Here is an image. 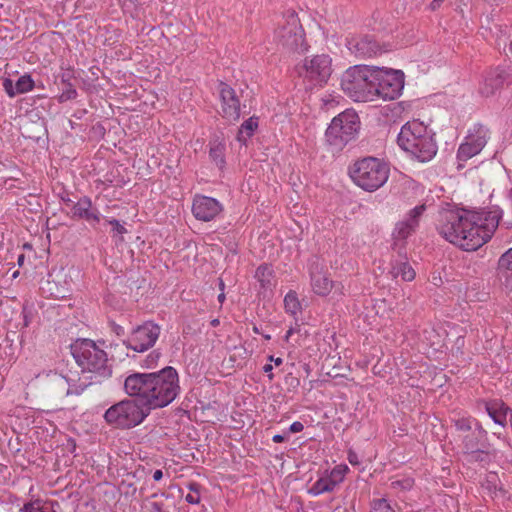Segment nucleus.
<instances>
[{"label":"nucleus","mask_w":512,"mask_h":512,"mask_svg":"<svg viewBox=\"0 0 512 512\" xmlns=\"http://www.w3.org/2000/svg\"><path fill=\"white\" fill-rule=\"evenodd\" d=\"M501 213L443 209L438 214L437 231L464 251H475L488 242L499 225Z\"/></svg>","instance_id":"nucleus-1"},{"label":"nucleus","mask_w":512,"mask_h":512,"mask_svg":"<svg viewBox=\"0 0 512 512\" xmlns=\"http://www.w3.org/2000/svg\"><path fill=\"white\" fill-rule=\"evenodd\" d=\"M124 390L130 397H137L151 412L175 400L180 392L179 376L171 366L156 372L132 373L124 381Z\"/></svg>","instance_id":"nucleus-2"},{"label":"nucleus","mask_w":512,"mask_h":512,"mask_svg":"<svg viewBox=\"0 0 512 512\" xmlns=\"http://www.w3.org/2000/svg\"><path fill=\"white\" fill-rule=\"evenodd\" d=\"M71 353L76 363L81 367L82 374H90L89 380L102 382L112 374L111 365L108 364L107 353L100 349L90 339L77 340L71 345Z\"/></svg>","instance_id":"nucleus-3"},{"label":"nucleus","mask_w":512,"mask_h":512,"mask_svg":"<svg viewBox=\"0 0 512 512\" xmlns=\"http://www.w3.org/2000/svg\"><path fill=\"white\" fill-rule=\"evenodd\" d=\"M389 166L376 157H364L349 169L353 182L365 191L373 192L382 187L389 177Z\"/></svg>","instance_id":"nucleus-4"},{"label":"nucleus","mask_w":512,"mask_h":512,"mask_svg":"<svg viewBox=\"0 0 512 512\" xmlns=\"http://www.w3.org/2000/svg\"><path fill=\"white\" fill-rule=\"evenodd\" d=\"M149 414V409L137 397H131L109 407L103 417L109 426L128 430L140 425Z\"/></svg>","instance_id":"nucleus-5"},{"label":"nucleus","mask_w":512,"mask_h":512,"mask_svg":"<svg viewBox=\"0 0 512 512\" xmlns=\"http://www.w3.org/2000/svg\"><path fill=\"white\" fill-rule=\"evenodd\" d=\"M373 66L355 65L341 77L342 90L357 102L371 101Z\"/></svg>","instance_id":"nucleus-6"},{"label":"nucleus","mask_w":512,"mask_h":512,"mask_svg":"<svg viewBox=\"0 0 512 512\" xmlns=\"http://www.w3.org/2000/svg\"><path fill=\"white\" fill-rule=\"evenodd\" d=\"M360 129V119L354 110L347 109L333 118L326 130L328 144L335 150H342L348 142L355 139Z\"/></svg>","instance_id":"nucleus-7"},{"label":"nucleus","mask_w":512,"mask_h":512,"mask_svg":"<svg viewBox=\"0 0 512 512\" xmlns=\"http://www.w3.org/2000/svg\"><path fill=\"white\" fill-rule=\"evenodd\" d=\"M371 101L374 97L394 100L400 96L404 88V73L401 70L382 69L373 66Z\"/></svg>","instance_id":"nucleus-8"},{"label":"nucleus","mask_w":512,"mask_h":512,"mask_svg":"<svg viewBox=\"0 0 512 512\" xmlns=\"http://www.w3.org/2000/svg\"><path fill=\"white\" fill-rule=\"evenodd\" d=\"M275 38L279 45L288 51L303 53L307 50L304 30L295 12L289 11L279 23L275 31Z\"/></svg>","instance_id":"nucleus-9"},{"label":"nucleus","mask_w":512,"mask_h":512,"mask_svg":"<svg viewBox=\"0 0 512 512\" xmlns=\"http://www.w3.org/2000/svg\"><path fill=\"white\" fill-rule=\"evenodd\" d=\"M160 332L161 328L158 324L146 321L131 331L128 338L123 341V345L136 352H144L154 346Z\"/></svg>","instance_id":"nucleus-10"},{"label":"nucleus","mask_w":512,"mask_h":512,"mask_svg":"<svg viewBox=\"0 0 512 512\" xmlns=\"http://www.w3.org/2000/svg\"><path fill=\"white\" fill-rule=\"evenodd\" d=\"M303 71H299L300 75L308 78L315 84L326 83L331 75V58L328 55H316L310 60H305Z\"/></svg>","instance_id":"nucleus-11"},{"label":"nucleus","mask_w":512,"mask_h":512,"mask_svg":"<svg viewBox=\"0 0 512 512\" xmlns=\"http://www.w3.org/2000/svg\"><path fill=\"white\" fill-rule=\"evenodd\" d=\"M487 137L488 129L481 124L475 125L466 136L465 142L460 145L457 158L460 161H466L480 153L487 143Z\"/></svg>","instance_id":"nucleus-12"},{"label":"nucleus","mask_w":512,"mask_h":512,"mask_svg":"<svg viewBox=\"0 0 512 512\" xmlns=\"http://www.w3.org/2000/svg\"><path fill=\"white\" fill-rule=\"evenodd\" d=\"M218 92L221 101V116L230 122H236L241 116V103L235 89L220 81Z\"/></svg>","instance_id":"nucleus-13"},{"label":"nucleus","mask_w":512,"mask_h":512,"mask_svg":"<svg viewBox=\"0 0 512 512\" xmlns=\"http://www.w3.org/2000/svg\"><path fill=\"white\" fill-rule=\"evenodd\" d=\"M431 135V131L422 122L413 120L402 126L397 137V143L406 152L409 149H414L416 143L424 140V136Z\"/></svg>","instance_id":"nucleus-14"},{"label":"nucleus","mask_w":512,"mask_h":512,"mask_svg":"<svg viewBox=\"0 0 512 512\" xmlns=\"http://www.w3.org/2000/svg\"><path fill=\"white\" fill-rule=\"evenodd\" d=\"M512 83V68L511 67H497L491 70L487 77L485 78V82L480 88V92L482 95L489 97L493 95L498 89L502 88L504 85H509Z\"/></svg>","instance_id":"nucleus-15"},{"label":"nucleus","mask_w":512,"mask_h":512,"mask_svg":"<svg viewBox=\"0 0 512 512\" xmlns=\"http://www.w3.org/2000/svg\"><path fill=\"white\" fill-rule=\"evenodd\" d=\"M222 211V205L214 198L208 196H195L192 204V213L196 219L209 222Z\"/></svg>","instance_id":"nucleus-16"},{"label":"nucleus","mask_w":512,"mask_h":512,"mask_svg":"<svg viewBox=\"0 0 512 512\" xmlns=\"http://www.w3.org/2000/svg\"><path fill=\"white\" fill-rule=\"evenodd\" d=\"M347 47L351 53L360 58L376 56L383 51L382 46L370 35L350 39Z\"/></svg>","instance_id":"nucleus-17"},{"label":"nucleus","mask_w":512,"mask_h":512,"mask_svg":"<svg viewBox=\"0 0 512 512\" xmlns=\"http://www.w3.org/2000/svg\"><path fill=\"white\" fill-rule=\"evenodd\" d=\"M438 147L434 134L431 136H424V140L416 143L414 149H409L406 152L411 155L412 158L419 162L425 163L432 160L437 154Z\"/></svg>","instance_id":"nucleus-18"},{"label":"nucleus","mask_w":512,"mask_h":512,"mask_svg":"<svg viewBox=\"0 0 512 512\" xmlns=\"http://www.w3.org/2000/svg\"><path fill=\"white\" fill-rule=\"evenodd\" d=\"M72 217L75 219H83L89 223L98 224L100 222V213L93 208L92 201L89 197H81L72 207Z\"/></svg>","instance_id":"nucleus-19"},{"label":"nucleus","mask_w":512,"mask_h":512,"mask_svg":"<svg viewBox=\"0 0 512 512\" xmlns=\"http://www.w3.org/2000/svg\"><path fill=\"white\" fill-rule=\"evenodd\" d=\"M311 287L315 294L319 296L328 295L334 288L342 294L341 284H335L327 275L322 271H311Z\"/></svg>","instance_id":"nucleus-20"},{"label":"nucleus","mask_w":512,"mask_h":512,"mask_svg":"<svg viewBox=\"0 0 512 512\" xmlns=\"http://www.w3.org/2000/svg\"><path fill=\"white\" fill-rule=\"evenodd\" d=\"M497 275L505 289L512 291V248L500 256Z\"/></svg>","instance_id":"nucleus-21"},{"label":"nucleus","mask_w":512,"mask_h":512,"mask_svg":"<svg viewBox=\"0 0 512 512\" xmlns=\"http://www.w3.org/2000/svg\"><path fill=\"white\" fill-rule=\"evenodd\" d=\"M93 380H89V376L83 375L79 378V382L76 384H69L68 379L63 376H58L56 378V385L59 387L64 388L66 385H68V388L65 392L66 396L69 395H80L88 386L95 384Z\"/></svg>","instance_id":"nucleus-22"},{"label":"nucleus","mask_w":512,"mask_h":512,"mask_svg":"<svg viewBox=\"0 0 512 512\" xmlns=\"http://www.w3.org/2000/svg\"><path fill=\"white\" fill-rule=\"evenodd\" d=\"M487 432L482 428H478L472 431L470 434L463 438V450L464 454L473 452V450L481 448L483 445H487L486 442Z\"/></svg>","instance_id":"nucleus-23"},{"label":"nucleus","mask_w":512,"mask_h":512,"mask_svg":"<svg viewBox=\"0 0 512 512\" xmlns=\"http://www.w3.org/2000/svg\"><path fill=\"white\" fill-rule=\"evenodd\" d=\"M486 410L489 416L494 420L495 423L504 426L506 423V416L512 410L506 406L502 401H493L486 405Z\"/></svg>","instance_id":"nucleus-24"},{"label":"nucleus","mask_w":512,"mask_h":512,"mask_svg":"<svg viewBox=\"0 0 512 512\" xmlns=\"http://www.w3.org/2000/svg\"><path fill=\"white\" fill-rule=\"evenodd\" d=\"M255 278L260 283L263 290L271 289L273 279V269L269 264H261L255 272Z\"/></svg>","instance_id":"nucleus-25"},{"label":"nucleus","mask_w":512,"mask_h":512,"mask_svg":"<svg viewBox=\"0 0 512 512\" xmlns=\"http://www.w3.org/2000/svg\"><path fill=\"white\" fill-rule=\"evenodd\" d=\"M258 127V118L250 117L246 121H244L239 129L237 139L239 141H246L247 138H250L254 131Z\"/></svg>","instance_id":"nucleus-26"},{"label":"nucleus","mask_w":512,"mask_h":512,"mask_svg":"<svg viewBox=\"0 0 512 512\" xmlns=\"http://www.w3.org/2000/svg\"><path fill=\"white\" fill-rule=\"evenodd\" d=\"M393 277H401L404 281H412L415 278V271L407 262H400L391 271Z\"/></svg>","instance_id":"nucleus-27"},{"label":"nucleus","mask_w":512,"mask_h":512,"mask_svg":"<svg viewBox=\"0 0 512 512\" xmlns=\"http://www.w3.org/2000/svg\"><path fill=\"white\" fill-rule=\"evenodd\" d=\"M468 462L487 463L490 460L489 444L465 454Z\"/></svg>","instance_id":"nucleus-28"},{"label":"nucleus","mask_w":512,"mask_h":512,"mask_svg":"<svg viewBox=\"0 0 512 512\" xmlns=\"http://www.w3.org/2000/svg\"><path fill=\"white\" fill-rule=\"evenodd\" d=\"M335 487V482H332L328 476L322 477L313 484L310 493L319 495L325 492H332Z\"/></svg>","instance_id":"nucleus-29"},{"label":"nucleus","mask_w":512,"mask_h":512,"mask_svg":"<svg viewBox=\"0 0 512 512\" xmlns=\"http://www.w3.org/2000/svg\"><path fill=\"white\" fill-rule=\"evenodd\" d=\"M209 156L220 169L225 166V146L223 144L218 143L212 146L209 151Z\"/></svg>","instance_id":"nucleus-30"},{"label":"nucleus","mask_w":512,"mask_h":512,"mask_svg":"<svg viewBox=\"0 0 512 512\" xmlns=\"http://www.w3.org/2000/svg\"><path fill=\"white\" fill-rule=\"evenodd\" d=\"M284 305L286 312L296 315L300 309V302L298 300L297 294L294 291H290L284 298Z\"/></svg>","instance_id":"nucleus-31"},{"label":"nucleus","mask_w":512,"mask_h":512,"mask_svg":"<svg viewBox=\"0 0 512 512\" xmlns=\"http://www.w3.org/2000/svg\"><path fill=\"white\" fill-rule=\"evenodd\" d=\"M425 210V204L418 205L410 210V212L408 213V217L403 221L407 223L409 226H412V229L416 230V228L419 225V218L422 216Z\"/></svg>","instance_id":"nucleus-32"},{"label":"nucleus","mask_w":512,"mask_h":512,"mask_svg":"<svg viewBox=\"0 0 512 512\" xmlns=\"http://www.w3.org/2000/svg\"><path fill=\"white\" fill-rule=\"evenodd\" d=\"M425 210V204L418 205L410 210V212L408 213V217L403 221L407 223L409 226H412V229L416 230V228L419 225V218L422 216Z\"/></svg>","instance_id":"nucleus-33"},{"label":"nucleus","mask_w":512,"mask_h":512,"mask_svg":"<svg viewBox=\"0 0 512 512\" xmlns=\"http://www.w3.org/2000/svg\"><path fill=\"white\" fill-rule=\"evenodd\" d=\"M34 87V81L30 75L25 74L18 78L15 83V89L17 94H23L31 91Z\"/></svg>","instance_id":"nucleus-34"},{"label":"nucleus","mask_w":512,"mask_h":512,"mask_svg":"<svg viewBox=\"0 0 512 512\" xmlns=\"http://www.w3.org/2000/svg\"><path fill=\"white\" fill-rule=\"evenodd\" d=\"M412 226H409L404 221H401L397 223L396 228L393 232V236L397 240H405L407 239L413 232H415L414 229L411 228Z\"/></svg>","instance_id":"nucleus-35"},{"label":"nucleus","mask_w":512,"mask_h":512,"mask_svg":"<svg viewBox=\"0 0 512 512\" xmlns=\"http://www.w3.org/2000/svg\"><path fill=\"white\" fill-rule=\"evenodd\" d=\"M371 512H396L385 498L374 499L371 502Z\"/></svg>","instance_id":"nucleus-36"},{"label":"nucleus","mask_w":512,"mask_h":512,"mask_svg":"<svg viewBox=\"0 0 512 512\" xmlns=\"http://www.w3.org/2000/svg\"><path fill=\"white\" fill-rule=\"evenodd\" d=\"M190 493L185 496V500L189 504H198L200 502V485L192 482L188 484Z\"/></svg>","instance_id":"nucleus-37"},{"label":"nucleus","mask_w":512,"mask_h":512,"mask_svg":"<svg viewBox=\"0 0 512 512\" xmlns=\"http://www.w3.org/2000/svg\"><path fill=\"white\" fill-rule=\"evenodd\" d=\"M161 357V353L157 350L152 351L141 363V367L146 369H153L156 367L159 359Z\"/></svg>","instance_id":"nucleus-38"},{"label":"nucleus","mask_w":512,"mask_h":512,"mask_svg":"<svg viewBox=\"0 0 512 512\" xmlns=\"http://www.w3.org/2000/svg\"><path fill=\"white\" fill-rule=\"evenodd\" d=\"M347 470V466H336L335 468L332 469L328 477L331 479L332 482H335V485L337 486L344 480L345 472Z\"/></svg>","instance_id":"nucleus-39"},{"label":"nucleus","mask_w":512,"mask_h":512,"mask_svg":"<svg viewBox=\"0 0 512 512\" xmlns=\"http://www.w3.org/2000/svg\"><path fill=\"white\" fill-rule=\"evenodd\" d=\"M120 491L125 496H135L137 487L133 482H129L127 479H123L119 485Z\"/></svg>","instance_id":"nucleus-40"},{"label":"nucleus","mask_w":512,"mask_h":512,"mask_svg":"<svg viewBox=\"0 0 512 512\" xmlns=\"http://www.w3.org/2000/svg\"><path fill=\"white\" fill-rule=\"evenodd\" d=\"M77 97V90L73 87L72 84L67 83L66 88L63 90L59 97L60 102L68 101L75 99Z\"/></svg>","instance_id":"nucleus-41"},{"label":"nucleus","mask_w":512,"mask_h":512,"mask_svg":"<svg viewBox=\"0 0 512 512\" xmlns=\"http://www.w3.org/2000/svg\"><path fill=\"white\" fill-rule=\"evenodd\" d=\"M391 486L393 489L409 490L413 486V480L410 478L395 480L392 481Z\"/></svg>","instance_id":"nucleus-42"},{"label":"nucleus","mask_w":512,"mask_h":512,"mask_svg":"<svg viewBox=\"0 0 512 512\" xmlns=\"http://www.w3.org/2000/svg\"><path fill=\"white\" fill-rule=\"evenodd\" d=\"M472 420L469 418H460L454 421V425L459 431H470Z\"/></svg>","instance_id":"nucleus-43"},{"label":"nucleus","mask_w":512,"mask_h":512,"mask_svg":"<svg viewBox=\"0 0 512 512\" xmlns=\"http://www.w3.org/2000/svg\"><path fill=\"white\" fill-rule=\"evenodd\" d=\"M3 88L9 97L13 98L17 95L15 83L10 78H5L3 80Z\"/></svg>","instance_id":"nucleus-44"},{"label":"nucleus","mask_w":512,"mask_h":512,"mask_svg":"<svg viewBox=\"0 0 512 512\" xmlns=\"http://www.w3.org/2000/svg\"><path fill=\"white\" fill-rule=\"evenodd\" d=\"M108 223L112 226V231L115 234L122 235L127 233V229L122 224H120V222L117 219H112L108 221Z\"/></svg>","instance_id":"nucleus-45"},{"label":"nucleus","mask_w":512,"mask_h":512,"mask_svg":"<svg viewBox=\"0 0 512 512\" xmlns=\"http://www.w3.org/2000/svg\"><path fill=\"white\" fill-rule=\"evenodd\" d=\"M22 314H23V325H24V327H28L33 318L32 311L30 309H28L26 305H24L23 309H22Z\"/></svg>","instance_id":"nucleus-46"},{"label":"nucleus","mask_w":512,"mask_h":512,"mask_svg":"<svg viewBox=\"0 0 512 512\" xmlns=\"http://www.w3.org/2000/svg\"><path fill=\"white\" fill-rule=\"evenodd\" d=\"M303 429H304V425L301 422H299V421H295V422H293L290 425L289 432H291V433H299Z\"/></svg>","instance_id":"nucleus-47"},{"label":"nucleus","mask_w":512,"mask_h":512,"mask_svg":"<svg viewBox=\"0 0 512 512\" xmlns=\"http://www.w3.org/2000/svg\"><path fill=\"white\" fill-rule=\"evenodd\" d=\"M348 461H349L350 464H352L354 466L360 464V461L358 459V455L355 452H353V451H349V453H348Z\"/></svg>","instance_id":"nucleus-48"},{"label":"nucleus","mask_w":512,"mask_h":512,"mask_svg":"<svg viewBox=\"0 0 512 512\" xmlns=\"http://www.w3.org/2000/svg\"><path fill=\"white\" fill-rule=\"evenodd\" d=\"M272 370H273V366H272L270 363L265 364V365L263 366V371H264L265 373H267V377H268V379H269L270 381H272V380L274 379V374L272 373Z\"/></svg>","instance_id":"nucleus-49"},{"label":"nucleus","mask_w":512,"mask_h":512,"mask_svg":"<svg viewBox=\"0 0 512 512\" xmlns=\"http://www.w3.org/2000/svg\"><path fill=\"white\" fill-rule=\"evenodd\" d=\"M40 510L39 507H35L34 503H26L23 507L24 512H38Z\"/></svg>","instance_id":"nucleus-50"},{"label":"nucleus","mask_w":512,"mask_h":512,"mask_svg":"<svg viewBox=\"0 0 512 512\" xmlns=\"http://www.w3.org/2000/svg\"><path fill=\"white\" fill-rule=\"evenodd\" d=\"M286 382L289 383L292 387H298L300 384V380L296 377H293L291 375L286 377Z\"/></svg>","instance_id":"nucleus-51"},{"label":"nucleus","mask_w":512,"mask_h":512,"mask_svg":"<svg viewBox=\"0 0 512 512\" xmlns=\"http://www.w3.org/2000/svg\"><path fill=\"white\" fill-rule=\"evenodd\" d=\"M445 0H433L430 5H429V8L432 10V11H436L437 9H439L442 4L444 3Z\"/></svg>","instance_id":"nucleus-52"},{"label":"nucleus","mask_w":512,"mask_h":512,"mask_svg":"<svg viewBox=\"0 0 512 512\" xmlns=\"http://www.w3.org/2000/svg\"><path fill=\"white\" fill-rule=\"evenodd\" d=\"M286 438L287 437L285 435L276 434V435L273 436L272 441L274 443H282V442H284L286 440Z\"/></svg>","instance_id":"nucleus-53"},{"label":"nucleus","mask_w":512,"mask_h":512,"mask_svg":"<svg viewBox=\"0 0 512 512\" xmlns=\"http://www.w3.org/2000/svg\"><path fill=\"white\" fill-rule=\"evenodd\" d=\"M268 360H269L270 362H274V364H275L276 366H279V365H281V364L283 363L282 358H280V357L275 358L273 355H270V356L268 357Z\"/></svg>","instance_id":"nucleus-54"},{"label":"nucleus","mask_w":512,"mask_h":512,"mask_svg":"<svg viewBox=\"0 0 512 512\" xmlns=\"http://www.w3.org/2000/svg\"><path fill=\"white\" fill-rule=\"evenodd\" d=\"M162 477H163V472H162V470L157 469V470H155V471H154V473H153V479H154L155 481H160V480L162 479Z\"/></svg>","instance_id":"nucleus-55"},{"label":"nucleus","mask_w":512,"mask_h":512,"mask_svg":"<svg viewBox=\"0 0 512 512\" xmlns=\"http://www.w3.org/2000/svg\"><path fill=\"white\" fill-rule=\"evenodd\" d=\"M152 511L154 512H161L162 510V504L158 502H152L151 503Z\"/></svg>","instance_id":"nucleus-56"},{"label":"nucleus","mask_w":512,"mask_h":512,"mask_svg":"<svg viewBox=\"0 0 512 512\" xmlns=\"http://www.w3.org/2000/svg\"><path fill=\"white\" fill-rule=\"evenodd\" d=\"M114 332L118 335V336H121V335H124V328L119 326V325H115L114 326Z\"/></svg>","instance_id":"nucleus-57"},{"label":"nucleus","mask_w":512,"mask_h":512,"mask_svg":"<svg viewBox=\"0 0 512 512\" xmlns=\"http://www.w3.org/2000/svg\"><path fill=\"white\" fill-rule=\"evenodd\" d=\"M294 333V330L293 328H290L287 332H286V335H285V340L287 341L291 335Z\"/></svg>","instance_id":"nucleus-58"},{"label":"nucleus","mask_w":512,"mask_h":512,"mask_svg":"<svg viewBox=\"0 0 512 512\" xmlns=\"http://www.w3.org/2000/svg\"><path fill=\"white\" fill-rule=\"evenodd\" d=\"M210 324L213 327H217L220 324V321L219 319H213Z\"/></svg>","instance_id":"nucleus-59"},{"label":"nucleus","mask_w":512,"mask_h":512,"mask_svg":"<svg viewBox=\"0 0 512 512\" xmlns=\"http://www.w3.org/2000/svg\"><path fill=\"white\" fill-rule=\"evenodd\" d=\"M218 300H219L220 303H222L225 300V294L224 293H220L218 295Z\"/></svg>","instance_id":"nucleus-60"},{"label":"nucleus","mask_w":512,"mask_h":512,"mask_svg":"<svg viewBox=\"0 0 512 512\" xmlns=\"http://www.w3.org/2000/svg\"><path fill=\"white\" fill-rule=\"evenodd\" d=\"M24 258H25L24 254L19 255V257H18V264L19 265H22V263L24 261Z\"/></svg>","instance_id":"nucleus-61"},{"label":"nucleus","mask_w":512,"mask_h":512,"mask_svg":"<svg viewBox=\"0 0 512 512\" xmlns=\"http://www.w3.org/2000/svg\"><path fill=\"white\" fill-rule=\"evenodd\" d=\"M508 196H509L510 200L512 201V189L509 191Z\"/></svg>","instance_id":"nucleus-62"},{"label":"nucleus","mask_w":512,"mask_h":512,"mask_svg":"<svg viewBox=\"0 0 512 512\" xmlns=\"http://www.w3.org/2000/svg\"><path fill=\"white\" fill-rule=\"evenodd\" d=\"M223 287H224V283L222 280H220V288L223 289Z\"/></svg>","instance_id":"nucleus-63"},{"label":"nucleus","mask_w":512,"mask_h":512,"mask_svg":"<svg viewBox=\"0 0 512 512\" xmlns=\"http://www.w3.org/2000/svg\"><path fill=\"white\" fill-rule=\"evenodd\" d=\"M509 49L512 52V42L510 43Z\"/></svg>","instance_id":"nucleus-64"}]
</instances>
